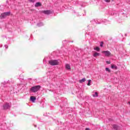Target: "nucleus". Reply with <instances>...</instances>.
I'll return each mask as SVG.
<instances>
[{"mask_svg":"<svg viewBox=\"0 0 130 130\" xmlns=\"http://www.w3.org/2000/svg\"><path fill=\"white\" fill-rule=\"evenodd\" d=\"M40 88H41V86L40 85H36L31 87L30 90L32 92V93H36V92H38V91H39V90H40Z\"/></svg>","mask_w":130,"mask_h":130,"instance_id":"obj_1","label":"nucleus"},{"mask_svg":"<svg viewBox=\"0 0 130 130\" xmlns=\"http://www.w3.org/2000/svg\"><path fill=\"white\" fill-rule=\"evenodd\" d=\"M11 15V12H4L1 14L0 16V19H5L8 17V16H10Z\"/></svg>","mask_w":130,"mask_h":130,"instance_id":"obj_2","label":"nucleus"},{"mask_svg":"<svg viewBox=\"0 0 130 130\" xmlns=\"http://www.w3.org/2000/svg\"><path fill=\"white\" fill-rule=\"evenodd\" d=\"M49 63L50 66H57V64H59V62L57 60H51L49 61Z\"/></svg>","mask_w":130,"mask_h":130,"instance_id":"obj_3","label":"nucleus"},{"mask_svg":"<svg viewBox=\"0 0 130 130\" xmlns=\"http://www.w3.org/2000/svg\"><path fill=\"white\" fill-rule=\"evenodd\" d=\"M11 106L9 104V103H6L5 105H3V108L4 110H7V109H9Z\"/></svg>","mask_w":130,"mask_h":130,"instance_id":"obj_4","label":"nucleus"},{"mask_svg":"<svg viewBox=\"0 0 130 130\" xmlns=\"http://www.w3.org/2000/svg\"><path fill=\"white\" fill-rule=\"evenodd\" d=\"M42 13L45 14V15H49L51 13V11L50 10H43Z\"/></svg>","mask_w":130,"mask_h":130,"instance_id":"obj_5","label":"nucleus"},{"mask_svg":"<svg viewBox=\"0 0 130 130\" xmlns=\"http://www.w3.org/2000/svg\"><path fill=\"white\" fill-rule=\"evenodd\" d=\"M103 53H105L106 56H110V54H111V53H110L109 51H103Z\"/></svg>","mask_w":130,"mask_h":130,"instance_id":"obj_6","label":"nucleus"},{"mask_svg":"<svg viewBox=\"0 0 130 130\" xmlns=\"http://www.w3.org/2000/svg\"><path fill=\"white\" fill-rule=\"evenodd\" d=\"M30 100H31V101H32V102L34 103L36 100V98L34 96H31L30 98Z\"/></svg>","mask_w":130,"mask_h":130,"instance_id":"obj_7","label":"nucleus"},{"mask_svg":"<svg viewBox=\"0 0 130 130\" xmlns=\"http://www.w3.org/2000/svg\"><path fill=\"white\" fill-rule=\"evenodd\" d=\"M99 55H100V54L98 52H95L93 55L94 57H96V56H99Z\"/></svg>","mask_w":130,"mask_h":130,"instance_id":"obj_8","label":"nucleus"},{"mask_svg":"<svg viewBox=\"0 0 130 130\" xmlns=\"http://www.w3.org/2000/svg\"><path fill=\"white\" fill-rule=\"evenodd\" d=\"M35 6L36 7H37L41 6L42 5H41V3H40V2H38V3H36Z\"/></svg>","mask_w":130,"mask_h":130,"instance_id":"obj_9","label":"nucleus"},{"mask_svg":"<svg viewBox=\"0 0 130 130\" xmlns=\"http://www.w3.org/2000/svg\"><path fill=\"white\" fill-rule=\"evenodd\" d=\"M66 68L67 69V70H71V66H70V64H67L66 65Z\"/></svg>","mask_w":130,"mask_h":130,"instance_id":"obj_10","label":"nucleus"},{"mask_svg":"<svg viewBox=\"0 0 130 130\" xmlns=\"http://www.w3.org/2000/svg\"><path fill=\"white\" fill-rule=\"evenodd\" d=\"M111 68L112 69H114L115 70H117V66H116L114 64H112L111 65Z\"/></svg>","mask_w":130,"mask_h":130,"instance_id":"obj_11","label":"nucleus"},{"mask_svg":"<svg viewBox=\"0 0 130 130\" xmlns=\"http://www.w3.org/2000/svg\"><path fill=\"white\" fill-rule=\"evenodd\" d=\"M86 81V78H83L82 79L79 80V83H84Z\"/></svg>","mask_w":130,"mask_h":130,"instance_id":"obj_12","label":"nucleus"},{"mask_svg":"<svg viewBox=\"0 0 130 130\" xmlns=\"http://www.w3.org/2000/svg\"><path fill=\"white\" fill-rule=\"evenodd\" d=\"M94 50H96V51H99V50H100V48H99V47H96L95 48H94Z\"/></svg>","mask_w":130,"mask_h":130,"instance_id":"obj_13","label":"nucleus"},{"mask_svg":"<svg viewBox=\"0 0 130 130\" xmlns=\"http://www.w3.org/2000/svg\"><path fill=\"white\" fill-rule=\"evenodd\" d=\"M93 97H94V98L98 97V92H95L94 94L93 95Z\"/></svg>","mask_w":130,"mask_h":130,"instance_id":"obj_14","label":"nucleus"},{"mask_svg":"<svg viewBox=\"0 0 130 130\" xmlns=\"http://www.w3.org/2000/svg\"><path fill=\"white\" fill-rule=\"evenodd\" d=\"M106 71H107V72H108V73H110V72H111L110 69H109V68H106Z\"/></svg>","mask_w":130,"mask_h":130,"instance_id":"obj_15","label":"nucleus"},{"mask_svg":"<svg viewBox=\"0 0 130 130\" xmlns=\"http://www.w3.org/2000/svg\"><path fill=\"white\" fill-rule=\"evenodd\" d=\"M87 86H91V80H88V82L87 83Z\"/></svg>","mask_w":130,"mask_h":130,"instance_id":"obj_16","label":"nucleus"},{"mask_svg":"<svg viewBox=\"0 0 130 130\" xmlns=\"http://www.w3.org/2000/svg\"><path fill=\"white\" fill-rule=\"evenodd\" d=\"M113 128H115V129H117V126L116 125H114Z\"/></svg>","mask_w":130,"mask_h":130,"instance_id":"obj_17","label":"nucleus"},{"mask_svg":"<svg viewBox=\"0 0 130 130\" xmlns=\"http://www.w3.org/2000/svg\"><path fill=\"white\" fill-rule=\"evenodd\" d=\"M103 42H101V44L100 45V46L101 47H103Z\"/></svg>","mask_w":130,"mask_h":130,"instance_id":"obj_18","label":"nucleus"},{"mask_svg":"<svg viewBox=\"0 0 130 130\" xmlns=\"http://www.w3.org/2000/svg\"><path fill=\"white\" fill-rule=\"evenodd\" d=\"M36 0H29L30 3H34Z\"/></svg>","mask_w":130,"mask_h":130,"instance_id":"obj_19","label":"nucleus"},{"mask_svg":"<svg viewBox=\"0 0 130 130\" xmlns=\"http://www.w3.org/2000/svg\"><path fill=\"white\" fill-rule=\"evenodd\" d=\"M106 3H110V0H105Z\"/></svg>","mask_w":130,"mask_h":130,"instance_id":"obj_20","label":"nucleus"},{"mask_svg":"<svg viewBox=\"0 0 130 130\" xmlns=\"http://www.w3.org/2000/svg\"><path fill=\"white\" fill-rule=\"evenodd\" d=\"M106 63H107L108 64H110V61H107Z\"/></svg>","mask_w":130,"mask_h":130,"instance_id":"obj_21","label":"nucleus"},{"mask_svg":"<svg viewBox=\"0 0 130 130\" xmlns=\"http://www.w3.org/2000/svg\"><path fill=\"white\" fill-rule=\"evenodd\" d=\"M85 130H90V128H85Z\"/></svg>","mask_w":130,"mask_h":130,"instance_id":"obj_22","label":"nucleus"},{"mask_svg":"<svg viewBox=\"0 0 130 130\" xmlns=\"http://www.w3.org/2000/svg\"><path fill=\"white\" fill-rule=\"evenodd\" d=\"M128 104H129V105H130V102H128Z\"/></svg>","mask_w":130,"mask_h":130,"instance_id":"obj_23","label":"nucleus"}]
</instances>
